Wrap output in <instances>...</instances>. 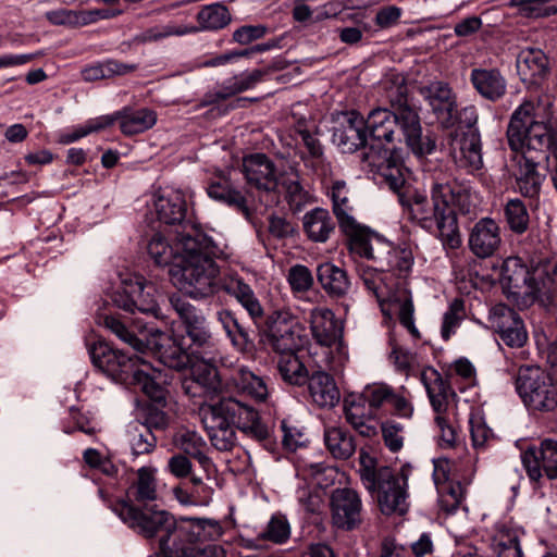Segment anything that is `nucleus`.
<instances>
[{
    "instance_id": "61",
    "label": "nucleus",
    "mask_w": 557,
    "mask_h": 557,
    "mask_svg": "<svg viewBox=\"0 0 557 557\" xmlns=\"http://www.w3.org/2000/svg\"><path fill=\"white\" fill-rule=\"evenodd\" d=\"M242 404L243 401L235 397H222L218 403L203 407L216 413L218 417L224 418L230 425L236 426L240 420Z\"/></svg>"
},
{
    "instance_id": "60",
    "label": "nucleus",
    "mask_w": 557,
    "mask_h": 557,
    "mask_svg": "<svg viewBox=\"0 0 557 557\" xmlns=\"http://www.w3.org/2000/svg\"><path fill=\"white\" fill-rule=\"evenodd\" d=\"M392 388V386L383 383L368 385L362 391L361 398L368 404L374 414L380 411L384 412L387 411V401Z\"/></svg>"
},
{
    "instance_id": "25",
    "label": "nucleus",
    "mask_w": 557,
    "mask_h": 557,
    "mask_svg": "<svg viewBox=\"0 0 557 557\" xmlns=\"http://www.w3.org/2000/svg\"><path fill=\"white\" fill-rule=\"evenodd\" d=\"M270 73V69L243 72L226 79L215 91L206 95L205 102L211 104L253 88Z\"/></svg>"
},
{
    "instance_id": "12",
    "label": "nucleus",
    "mask_w": 557,
    "mask_h": 557,
    "mask_svg": "<svg viewBox=\"0 0 557 557\" xmlns=\"http://www.w3.org/2000/svg\"><path fill=\"white\" fill-rule=\"evenodd\" d=\"M520 460L531 483L540 485L544 478L557 480V440L547 437L529 445Z\"/></svg>"
},
{
    "instance_id": "32",
    "label": "nucleus",
    "mask_w": 557,
    "mask_h": 557,
    "mask_svg": "<svg viewBox=\"0 0 557 557\" xmlns=\"http://www.w3.org/2000/svg\"><path fill=\"white\" fill-rule=\"evenodd\" d=\"M157 216L160 222L168 225L178 224L184 231L190 222L184 223L186 215V201L180 191H171L168 195L159 196L154 203Z\"/></svg>"
},
{
    "instance_id": "28",
    "label": "nucleus",
    "mask_w": 557,
    "mask_h": 557,
    "mask_svg": "<svg viewBox=\"0 0 557 557\" xmlns=\"http://www.w3.org/2000/svg\"><path fill=\"white\" fill-rule=\"evenodd\" d=\"M420 379L426 389L434 411L437 416H445L448 408L449 397L454 395L449 384L443 379L437 370L431 367L421 371Z\"/></svg>"
},
{
    "instance_id": "55",
    "label": "nucleus",
    "mask_w": 557,
    "mask_h": 557,
    "mask_svg": "<svg viewBox=\"0 0 557 557\" xmlns=\"http://www.w3.org/2000/svg\"><path fill=\"white\" fill-rule=\"evenodd\" d=\"M190 483L193 485L191 492H188L183 486H175L173 494L182 505H199L207 504L211 496V488L203 484V481L198 475H191Z\"/></svg>"
},
{
    "instance_id": "47",
    "label": "nucleus",
    "mask_w": 557,
    "mask_h": 557,
    "mask_svg": "<svg viewBox=\"0 0 557 557\" xmlns=\"http://www.w3.org/2000/svg\"><path fill=\"white\" fill-rule=\"evenodd\" d=\"M503 214L506 225L513 234L522 235L529 230L531 218L521 199H507L504 203Z\"/></svg>"
},
{
    "instance_id": "37",
    "label": "nucleus",
    "mask_w": 557,
    "mask_h": 557,
    "mask_svg": "<svg viewBox=\"0 0 557 557\" xmlns=\"http://www.w3.org/2000/svg\"><path fill=\"white\" fill-rule=\"evenodd\" d=\"M313 338L321 346L331 347L338 339V327L334 313L326 308H314L310 314Z\"/></svg>"
},
{
    "instance_id": "11",
    "label": "nucleus",
    "mask_w": 557,
    "mask_h": 557,
    "mask_svg": "<svg viewBox=\"0 0 557 557\" xmlns=\"http://www.w3.org/2000/svg\"><path fill=\"white\" fill-rule=\"evenodd\" d=\"M517 391L524 404L539 411H552L557 407V388L540 367H521L517 377Z\"/></svg>"
},
{
    "instance_id": "19",
    "label": "nucleus",
    "mask_w": 557,
    "mask_h": 557,
    "mask_svg": "<svg viewBox=\"0 0 557 557\" xmlns=\"http://www.w3.org/2000/svg\"><path fill=\"white\" fill-rule=\"evenodd\" d=\"M333 523L344 530H352L361 523L362 502L359 494L348 487L336 488L331 496Z\"/></svg>"
},
{
    "instance_id": "48",
    "label": "nucleus",
    "mask_w": 557,
    "mask_h": 557,
    "mask_svg": "<svg viewBox=\"0 0 557 557\" xmlns=\"http://www.w3.org/2000/svg\"><path fill=\"white\" fill-rule=\"evenodd\" d=\"M277 370L284 382L290 385L302 386L309 380V372L299 359L297 352L281 355Z\"/></svg>"
},
{
    "instance_id": "42",
    "label": "nucleus",
    "mask_w": 557,
    "mask_h": 557,
    "mask_svg": "<svg viewBox=\"0 0 557 557\" xmlns=\"http://www.w3.org/2000/svg\"><path fill=\"white\" fill-rule=\"evenodd\" d=\"M129 293H133L134 312L139 311L156 318L159 317L157 288L152 283L146 282L143 277H136L135 281H129Z\"/></svg>"
},
{
    "instance_id": "3",
    "label": "nucleus",
    "mask_w": 557,
    "mask_h": 557,
    "mask_svg": "<svg viewBox=\"0 0 557 557\" xmlns=\"http://www.w3.org/2000/svg\"><path fill=\"white\" fill-rule=\"evenodd\" d=\"M431 199L417 189L400 196V205L408 211L409 219L420 227L437 231L444 248L457 249L461 246L457 215L454 207L468 211L469 190L454 180L436 178L431 187Z\"/></svg>"
},
{
    "instance_id": "18",
    "label": "nucleus",
    "mask_w": 557,
    "mask_h": 557,
    "mask_svg": "<svg viewBox=\"0 0 557 557\" xmlns=\"http://www.w3.org/2000/svg\"><path fill=\"white\" fill-rule=\"evenodd\" d=\"M332 140L344 153H352L359 148L366 147L367 134L363 116L355 110L342 113L333 129Z\"/></svg>"
},
{
    "instance_id": "31",
    "label": "nucleus",
    "mask_w": 557,
    "mask_h": 557,
    "mask_svg": "<svg viewBox=\"0 0 557 557\" xmlns=\"http://www.w3.org/2000/svg\"><path fill=\"white\" fill-rule=\"evenodd\" d=\"M307 383L310 397L319 407L332 408L339 401V389L329 373L317 371L309 376Z\"/></svg>"
},
{
    "instance_id": "53",
    "label": "nucleus",
    "mask_w": 557,
    "mask_h": 557,
    "mask_svg": "<svg viewBox=\"0 0 557 557\" xmlns=\"http://www.w3.org/2000/svg\"><path fill=\"white\" fill-rule=\"evenodd\" d=\"M197 21L199 23V29L205 30H216L227 26L231 22V14L228 9L221 3H213L203 7L197 13Z\"/></svg>"
},
{
    "instance_id": "8",
    "label": "nucleus",
    "mask_w": 557,
    "mask_h": 557,
    "mask_svg": "<svg viewBox=\"0 0 557 557\" xmlns=\"http://www.w3.org/2000/svg\"><path fill=\"white\" fill-rule=\"evenodd\" d=\"M264 338L278 355L298 352L307 344L305 326L288 310H277L268 317Z\"/></svg>"
},
{
    "instance_id": "63",
    "label": "nucleus",
    "mask_w": 557,
    "mask_h": 557,
    "mask_svg": "<svg viewBox=\"0 0 557 557\" xmlns=\"http://www.w3.org/2000/svg\"><path fill=\"white\" fill-rule=\"evenodd\" d=\"M286 278L294 294L307 293L312 288L314 283L311 271L302 264L290 267Z\"/></svg>"
},
{
    "instance_id": "40",
    "label": "nucleus",
    "mask_w": 557,
    "mask_h": 557,
    "mask_svg": "<svg viewBox=\"0 0 557 557\" xmlns=\"http://www.w3.org/2000/svg\"><path fill=\"white\" fill-rule=\"evenodd\" d=\"M210 198L222 201L238 210L247 220L251 218V211L247 206L246 198L232 187L231 182L225 176H216L208 186Z\"/></svg>"
},
{
    "instance_id": "43",
    "label": "nucleus",
    "mask_w": 557,
    "mask_h": 557,
    "mask_svg": "<svg viewBox=\"0 0 557 557\" xmlns=\"http://www.w3.org/2000/svg\"><path fill=\"white\" fill-rule=\"evenodd\" d=\"M364 121L366 128L369 129L374 140L386 143L396 140L395 119L391 110L382 108L374 109Z\"/></svg>"
},
{
    "instance_id": "36",
    "label": "nucleus",
    "mask_w": 557,
    "mask_h": 557,
    "mask_svg": "<svg viewBox=\"0 0 557 557\" xmlns=\"http://www.w3.org/2000/svg\"><path fill=\"white\" fill-rule=\"evenodd\" d=\"M157 371L151 369L147 362L141 359L136 363L129 373V379L124 383L138 387L146 396L156 403H162L165 399L164 388L157 382ZM158 374H160L158 372Z\"/></svg>"
},
{
    "instance_id": "21",
    "label": "nucleus",
    "mask_w": 557,
    "mask_h": 557,
    "mask_svg": "<svg viewBox=\"0 0 557 557\" xmlns=\"http://www.w3.org/2000/svg\"><path fill=\"white\" fill-rule=\"evenodd\" d=\"M242 168L248 185L264 191L276 189L278 183L275 164L267 154L253 153L245 157Z\"/></svg>"
},
{
    "instance_id": "44",
    "label": "nucleus",
    "mask_w": 557,
    "mask_h": 557,
    "mask_svg": "<svg viewBox=\"0 0 557 557\" xmlns=\"http://www.w3.org/2000/svg\"><path fill=\"white\" fill-rule=\"evenodd\" d=\"M331 199L333 213L337 220L339 228L349 226L356 222L354 216V206L349 199V189L344 181H335L331 187Z\"/></svg>"
},
{
    "instance_id": "13",
    "label": "nucleus",
    "mask_w": 557,
    "mask_h": 557,
    "mask_svg": "<svg viewBox=\"0 0 557 557\" xmlns=\"http://www.w3.org/2000/svg\"><path fill=\"white\" fill-rule=\"evenodd\" d=\"M199 359V362L191 366L190 375L183 381L182 388L199 405H205L219 396L222 382L218 369L211 363L214 359L213 354H200Z\"/></svg>"
},
{
    "instance_id": "33",
    "label": "nucleus",
    "mask_w": 557,
    "mask_h": 557,
    "mask_svg": "<svg viewBox=\"0 0 557 557\" xmlns=\"http://www.w3.org/2000/svg\"><path fill=\"white\" fill-rule=\"evenodd\" d=\"M173 446L178 449V454H184L196 460L203 469H208L211 459L206 454L205 440L194 430L180 429L172 437Z\"/></svg>"
},
{
    "instance_id": "62",
    "label": "nucleus",
    "mask_w": 557,
    "mask_h": 557,
    "mask_svg": "<svg viewBox=\"0 0 557 557\" xmlns=\"http://www.w3.org/2000/svg\"><path fill=\"white\" fill-rule=\"evenodd\" d=\"M47 21L55 26H86L85 10L58 9L45 13Z\"/></svg>"
},
{
    "instance_id": "5",
    "label": "nucleus",
    "mask_w": 557,
    "mask_h": 557,
    "mask_svg": "<svg viewBox=\"0 0 557 557\" xmlns=\"http://www.w3.org/2000/svg\"><path fill=\"white\" fill-rule=\"evenodd\" d=\"M361 281L379 301L382 312L391 315L393 309L400 324L408 330L414 338H420V332L414 325V307L407 283L392 278V274L374 269L361 272Z\"/></svg>"
},
{
    "instance_id": "23",
    "label": "nucleus",
    "mask_w": 557,
    "mask_h": 557,
    "mask_svg": "<svg viewBox=\"0 0 557 557\" xmlns=\"http://www.w3.org/2000/svg\"><path fill=\"white\" fill-rule=\"evenodd\" d=\"M453 151L459 166L474 172L483 166L481 136L476 129H467L460 136H456Z\"/></svg>"
},
{
    "instance_id": "24",
    "label": "nucleus",
    "mask_w": 557,
    "mask_h": 557,
    "mask_svg": "<svg viewBox=\"0 0 557 557\" xmlns=\"http://www.w3.org/2000/svg\"><path fill=\"white\" fill-rule=\"evenodd\" d=\"M225 385L258 401H263L268 397V387L263 380L244 364H236L230 369L225 374Z\"/></svg>"
},
{
    "instance_id": "14",
    "label": "nucleus",
    "mask_w": 557,
    "mask_h": 557,
    "mask_svg": "<svg viewBox=\"0 0 557 557\" xmlns=\"http://www.w3.org/2000/svg\"><path fill=\"white\" fill-rule=\"evenodd\" d=\"M503 280L507 282L509 293L520 308H528L541 297L542 290L535 272H531L519 259L505 262Z\"/></svg>"
},
{
    "instance_id": "57",
    "label": "nucleus",
    "mask_w": 557,
    "mask_h": 557,
    "mask_svg": "<svg viewBox=\"0 0 557 557\" xmlns=\"http://www.w3.org/2000/svg\"><path fill=\"white\" fill-rule=\"evenodd\" d=\"M386 97L391 103L392 112L403 108L413 107L408 101V86L406 79L400 74L392 75L385 81Z\"/></svg>"
},
{
    "instance_id": "35",
    "label": "nucleus",
    "mask_w": 557,
    "mask_h": 557,
    "mask_svg": "<svg viewBox=\"0 0 557 557\" xmlns=\"http://www.w3.org/2000/svg\"><path fill=\"white\" fill-rule=\"evenodd\" d=\"M470 79L478 92L491 101L500 99L506 92V79L498 70L473 69Z\"/></svg>"
},
{
    "instance_id": "6",
    "label": "nucleus",
    "mask_w": 557,
    "mask_h": 557,
    "mask_svg": "<svg viewBox=\"0 0 557 557\" xmlns=\"http://www.w3.org/2000/svg\"><path fill=\"white\" fill-rule=\"evenodd\" d=\"M169 531L159 540L160 553L150 557H187L196 544L222 535L219 522L207 519H173Z\"/></svg>"
},
{
    "instance_id": "51",
    "label": "nucleus",
    "mask_w": 557,
    "mask_h": 557,
    "mask_svg": "<svg viewBox=\"0 0 557 557\" xmlns=\"http://www.w3.org/2000/svg\"><path fill=\"white\" fill-rule=\"evenodd\" d=\"M182 232H177L175 245L169 244L166 238L160 233L154 234L148 243L147 250L150 258L157 265L165 267L174 264L181 251H177V239Z\"/></svg>"
},
{
    "instance_id": "39",
    "label": "nucleus",
    "mask_w": 557,
    "mask_h": 557,
    "mask_svg": "<svg viewBox=\"0 0 557 557\" xmlns=\"http://www.w3.org/2000/svg\"><path fill=\"white\" fill-rule=\"evenodd\" d=\"M517 70L522 81L535 83L548 71L547 57L541 49L525 48L518 55Z\"/></svg>"
},
{
    "instance_id": "1",
    "label": "nucleus",
    "mask_w": 557,
    "mask_h": 557,
    "mask_svg": "<svg viewBox=\"0 0 557 557\" xmlns=\"http://www.w3.org/2000/svg\"><path fill=\"white\" fill-rule=\"evenodd\" d=\"M177 249L181 253L170 269V276L183 294L200 300L223 289L242 305L255 323L262 321L263 307L242 277L230 276L220 284V269L214 261L218 247L199 225L184 227L177 239Z\"/></svg>"
},
{
    "instance_id": "38",
    "label": "nucleus",
    "mask_w": 557,
    "mask_h": 557,
    "mask_svg": "<svg viewBox=\"0 0 557 557\" xmlns=\"http://www.w3.org/2000/svg\"><path fill=\"white\" fill-rule=\"evenodd\" d=\"M157 123V113L148 108L135 110L131 107H125L119 110V124L122 134L125 136H133L141 134Z\"/></svg>"
},
{
    "instance_id": "26",
    "label": "nucleus",
    "mask_w": 557,
    "mask_h": 557,
    "mask_svg": "<svg viewBox=\"0 0 557 557\" xmlns=\"http://www.w3.org/2000/svg\"><path fill=\"white\" fill-rule=\"evenodd\" d=\"M347 237L348 248L351 253L368 260H379L374 244L385 246L384 243L367 226L361 225L357 221L339 228Z\"/></svg>"
},
{
    "instance_id": "58",
    "label": "nucleus",
    "mask_w": 557,
    "mask_h": 557,
    "mask_svg": "<svg viewBox=\"0 0 557 557\" xmlns=\"http://www.w3.org/2000/svg\"><path fill=\"white\" fill-rule=\"evenodd\" d=\"M413 264V256L408 248H397L388 251V274H392V278L396 275L397 281H405L411 271Z\"/></svg>"
},
{
    "instance_id": "27",
    "label": "nucleus",
    "mask_w": 557,
    "mask_h": 557,
    "mask_svg": "<svg viewBox=\"0 0 557 557\" xmlns=\"http://www.w3.org/2000/svg\"><path fill=\"white\" fill-rule=\"evenodd\" d=\"M201 422L213 447L220 451H228L235 446L236 434L224 418L218 417L201 406Z\"/></svg>"
},
{
    "instance_id": "56",
    "label": "nucleus",
    "mask_w": 557,
    "mask_h": 557,
    "mask_svg": "<svg viewBox=\"0 0 557 557\" xmlns=\"http://www.w3.org/2000/svg\"><path fill=\"white\" fill-rule=\"evenodd\" d=\"M97 323L99 325L104 326L109 331H111L114 335H116L121 341L128 344L137 351H143L145 348V343L137 338L135 334H133L125 324L114 315L111 314H98Z\"/></svg>"
},
{
    "instance_id": "54",
    "label": "nucleus",
    "mask_w": 557,
    "mask_h": 557,
    "mask_svg": "<svg viewBox=\"0 0 557 557\" xmlns=\"http://www.w3.org/2000/svg\"><path fill=\"white\" fill-rule=\"evenodd\" d=\"M284 198L293 212H299L311 201L310 194L301 185L297 174L284 176L282 180Z\"/></svg>"
},
{
    "instance_id": "20",
    "label": "nucleus",
    "mask_w": 557,
    "mask_h": 557,
    "mask_svg": "<svg viewBox=\"0 0 557 557\" xmlns=\"http://www.w3.org/2000/svg\"><path fill=\"white\" fill-rule=\"evenodd\" d=\"M421 94L443 127H450L457 120L456 98L448 84L433 82L421 88Z\"/></svg>"
},
{
    "instance_id": "45",
    "label": "nucleus",
    "mask_w": 557,
    "mask_h": 557,
    "mask_svg": "<svg viewBox=\"0 0 557 557\" xmlns=\"http://www.w3.org/2000/svg\"><path fill=\"white\" fill-rule=\"evenodd\" d=\"M156 470L150 467H141L137 471V480L127 490V502H150L157 498Z\"/></svg>"
},
{
    "instance_id": "64",
    "label": "nucleus",
    "mask_w": 557,
    "mask_h": 557,
    "mask_svg": "<svg viewBox=\"0 0 557 557\" xmlns=\"http://www.w3.org/2000/svg\"><path fill=\"white\" fill-rule=\"evenodd\" d=\"M466 317L465 301L461 298H455L448 310L445 312L442 324V337L447 341L455 332L456 327Z\"/></svg>"
},
{
    "instance_id": "41",
    "label": "nucleus",
    "mask_w": 557,
    "mask_h": 557,
    "mask_svg": "<svg viewBox=\"0 0 557 557\" xmlns=\"http://www.w3.org/2000/svg\"><path fill=\"white\" fill-rule=\"evenodd\" d=\"M304 232L314 243H325L335 230V223L329 211L314 208L302 218Z\"/></svg>"
},
{
    "instance_id": "30",
    "label": "nucleus",
    "mask_w": 557,
    "mask_h": 557,
    "mask_svg": "<svg viewBox=\"0 0 557 557\" xmlns=\"http://www.w3.org/2000/svg\"><path fill=\"white\" fill-rule=\"evenodd\" d=\"M317 278L330 297L342 298L350 289L351 284L346 270L332 262H323L318 265Z\"/></svg>"
},
{
    "instance_id": "10",
    "label": "nucleus",
    "mask_w": 557,
    "mask_h": 557,
    "mask_svg": "<svg viewBox=\"0 0 557 557\" xmlns=\"http://www.w3.org/2000/svg\"><path fill=\"white\" fill-rule=\"evenodd\" d=\"M361 160L370 172L379 176L381 184H385L397 194L399 200L401 195H408L412 189L407 182L409 171L399 157L388 150L371 146L369 150L362 152Z\"/></svg>"
},
{
    "instance_id": "16",
    "label": "nucleus",
    "mask_w": 557,
    "mask_h": 557,
    "mask_svg": "<svg viewBox=\"0 0 557 557\" xmlns=\"http://www.w3.org/2000/svg\"><path fill=\"white\" fill-rule=\"evenodd\" d=\"M89 355L95 367L119 382L127 381L131 371L140 361L138 356H126L102 341H98L89 347Z\"/></svg>"
},
{
    "instance_id": "17",
    "label": "nucleus",
    "mask_w": 557,
    "mask_h": 557,
    "mask_svg": "<svg viewBox=\"0 0 557 557\" xmlns=\"http://www.w3.org/2000/svg\"><path fill=\"white\" fill-rule=\"evenodd\" d=\"M395 128L398 127L407 147L417 156L430 154L436 144L430 136L422 135L421 120L414 107L393 112Z\"/></svg>"
},
{
    "instance_id": "9",
    "label": "nucleus",
    "mask_w": 557,
    "mask_h": 557,
    "mask_svg": "<svg viewBox=\"0 0 557 557\" xmlns=\"http://www.w3.org/2000/svg\"><path fill=\"white\" fill-rule=\"evenodd\" d=\"M170 304L182 321L186 335L190 341L188 348L191 350V354L212 355L215 342L202 310L186 301L180 295H172Z\"/></svg>"
},
{
    "instance_id": "46",
    "label": "nucleus",
    "mask_w": 557,
    "mask_h": 557,
    "mask_svg": "<svg viewBox=\"0 0 557 557\" xmlns=\"http://www.w3.org/2000/svg\"><path fill=\"white\" fill-rule=\"evenodd\" d=\"M159 360L166 367L175 370L184 369L189 355L172 336L162 335L157 343Z\"/></svg>"
},
{
    "instance_id": "34",
    "label": "nucleus",
    "mask_w": 557,
    "mask_h": 557,
    "mask_svg": "<svg viewBox=\"0 0 557 557\" xmlns=\"http://www.w3.org/2000/svg\"><path fill=\"white\" fill-rule=\"evenodd\" d=\"M366 401L361 398L346 399L344 405L346 421L364 437H372L377 433L375 414L369 408H366Z\"/></svg>"
},
{
    "instance_id": "52",
    "label": "nucleus",
    "mask_w": 557,
    "mask_h": 557,
    "mask_svg": "<svg viewBox=\"0 0 557 557\" xmlns=\"http://www.w3.org/2000/svg\"><path fill=\"white\" fill-rule=\"evenodd\" d=\"M236 428L258 442L264 441L269 436V429L261 422L258 411L245 403L242 404L240 420Z\"/></svg>"
},
{
    "instance_id": "50",
    "label": "nucleus",
    "mask_w": 557,
    "mask_h": 557,
    "mask_svg": "<svg viewBox=\"0 0 557 557\" xmlns=\"http://www.w3.org/2000/svg\"><path fill=\"white\" fill-rule=\"evenodd\" d=\"M196 26L178 25L170 23L166 25H156L143 30L134 37V42L145 45L150 42H158L171 36H184L187 34L196 33Z\"/></svg>"
},
{
    "instance_id": "22",
    "label": "nucleus",
    "mask_w": 557,
    "mask_h": 557,
    "mask_svg": "<svg viewBox=\"0 0 557 557\" xmlns=\"http://www.w3.org/2000/svg\"><path fill=\"white\" fill-rule=\"evenodd\" d=\"M500 227L491 218L480 219L469 235V248L474 256L481 259L492 257L500 247Z\"/></svg>"
},
{
    "instance_id": "7",
    "label": "nucleus",
    "mask_w": 557,
    "mask_h": 557,
    "mask_svg": "<svg viewBox=\"0 0 557 557\" xmlns=\"http://www.w3.org/2000/svg\"><path fill=\"white\" fill-rule=\"evenodd\" d=\"M110 508L128 528L146 539L160 540L175 518L166 510L152 506L139 507L122 498L112 502Z\"/></svg>"
},
{
    "instance_id": "49",
    "label": "nucleus",
    "mask_w": 557,
    "mask_h": 557,
    "mask_svg": "<svg viewBox=\"0 0 557 557\" xmlns=\"http://www.w3.org/2000/svg\"><path fill=\"white\" fill-rule=\"evenodd\" d=\"M324 441L330 453L338 459H348L356 450L352 436L343 428H329Z\"/></svg>"
},
{
    "instance_id": "29",
    "label": "nucleus",
    "mask_w": 557,
    "mask_h": 557,
    "mask_svg": "<svg viewBox=\"0 0 557 557\" xmlns=\"http://www.w3.org/2000/svg\"><path fill=\"white\" fill-rule=\"evenodd\" d=\"M523 531L507 522L495 525L492 536V549L497 557H523L520 539Z\"/></svg>"
},
{
    "instance_id": "4",
    "label": "nucleus",
    "mask_w": 557,
    "mask_h": 557,
    "mask_svg": "<svg viewBox=\"0 0 557 557\" xmlns=\"http://www.w3.org/2000/svg\"><path fill=\"white\" fill-rule=\"evenodd\" d=\"M359 476L364 488L376 499L383 515H404L408 510L407 475L387 466H379L368 451L359 453Z\"/></svg>"
},
{
    "instance_id": "59",
    "label": "nucleus",
    "mask_w": 557,
    "mask_h": 557,
    "mask_svg": "<svg viewBox=\"0 0 557 557\" xmlns=\"http://www.w3.org/2000/svg\"><path fill=\"white\" fill-rule=\"evenodd\" d=\"M552 0H510L509 5L517 8L520 15L528 18L546 17L557 13L555 5L548 4Z\"/></svg>"
},
{
    "instance_id": "2",
    "label": "nucleus",
    "mask_w": 557,
    "mask_h": 557,
    "mask_svg": "<svg viewBox=\"0 0 557 557\" xmlns=\"http://www.w3.org/2000/svg\"><path fill=\"white\" fill-rule=\"evenodd\" d=\"M552 103L542 98L524 100L511 114L507 127V140L512 151L519 152L515 172L518 191L527 198L539 196L544 176L537 171L541 161L548 160L549 122L553 120Z\"/></svg>"
},
{
    "instance_id": "15",
    "label": "nucleus",
    "mask_w": 557,
    "mask_h": 557,
    "mask_svg": "<svg viewBox=\"0 0 557 557\" xmlns=\"http://www.w3.org/2000/svg\"><path fill=\"white\" fill-rule=\"evenodd\" d=\"M488 322L491 329L510 348H522L529 341L522 318L504 304H497L490 310Z\"/></svg>"
}]
</instances>
